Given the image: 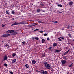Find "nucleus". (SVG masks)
<instances>
[{"label":"nucleus","mask_w":74,"mask_h":74,"mask_svg":"<svg viewBox=\"0 0 74 74\" xmlns=\"http://www.w3.org/2000/svg\"><path fill=\"white\" fill-rule=\"evenodd\" d=\"M45 65V67H46L47 69L48 70H51V66L50 65V64H47V62H45L44 63Z\"/></svg>","instance_id":"nucleus-1"},{"label":"nucleus","mask_w":74,"mask_h":74,"mask_svg":"<svg viewBox=\"0 0 74 74\" xmlns=\"http://www.w3.org/2000/svg\"><path fill=\"white\" fill-rule=\"evenodd\" d=\"M12 23L13 24H12L11 25V26H14V25H19V23H16V22H15V21H13L12 22Z\"/></svg>","instance_id":"nucleus-2"},{"label":"nucleus","mask_w":74,"mask_h":74,"mask_svg":"<svg viewBox=\"0 0 74 74\" xmlns=\"http://www.w3.org/2000/svg\"><path fill=\"white\" fill-rule=\"evenodd\" d=\"M10 36V34H4L2 35V37H8Z\"/></svg>","instance_id":"nucleus-3"},{"label":"nucleus","mask_w":74,"mask_h":74,"mask_svg":"<svg viewBox=\"0 0 74 74\" xmlns=\"http://www.w3.org/2000/svg\"><path fill=\"white\" fill-rule=\"evenodd\" d=\"M61 63L63 65L66 63V60H63L61 61Z\"/></svg>","instance_id":"nucleus-4"},{"label":"nucleus","mask_w":74,"mask_h":74,"mask_svg":"<svg viewBox=\"0 0 74 74\" xmlns=\"http://www.w3.org/2000/svg\"><path fill=\"white\" fill-rule=\"evenodd\" d=\"M19 23V25H20V24L21 25H25V24H26V23H25V22L24 21L20 22V23Z\"/></svg>","instance_id":"nucleus-5"},{"label":"nucleus","mask_w":74,"mask_h":74,"mask_svg":"<svg viewBox=\"0 0 74 74\" xmlns=\"http://www.w3.org/2000/svg\"><path fill=\"white\" fill-rule=\"evenodd\" d=\"M14 32V30H9L7 31V33H13Z\"/></svg>","instance_id":"nucleus-6"},{"label":"nucleus","mask_w":74,"mask_h":74,"mask_svg":"<svg viewBox=\"0 0 74 74\" xmlns=\"http://www.w3.org/2000/svg\"><path fill=\"white\" fill-rule=\"evenodd\" d=\"M69 4L70 6H73V2L72 1H70L69 2Z\"/></svg>","instance_id":"nucleus-7"},{"label":"nucleus","mask_w":74,"mask_h":74,"mask_svg":"<svg viewBox=\"0 0 74 74\" xmlns=\"http://www.w3.org/2000/svg\"><path fill=\"white\" fill-rule=\"evenodd\" d=\"M7 59V56H4V59L3 60V61H4V60H6Z\"/></svg>","instance_id":"nucleus-8"},{"label":"nucleus","mask_w":74,"mask_h":74,"mask_svg":"<svg viewBox=\"0 0 74 74\" xmlns=\"http://www.w3.org/2000/svg\"><path fill=\"white\" fill-rule=\"evenodd\" d=\"M16 59L13 60L12 61V63H16Z\"/></svg>","instance_id":"nucleus-9"},{"label":"nucleus","mask_w":74,"mask_h":74,"mask_svg":"<svg viewBox=\"0 0 74 74\" xmlns=\"http://www.w3.org/2000/svg\"><path fill=\"white\" fill-rule=\"evenodd\" d=\"M36 25V23H34L32 25H29V26L30 27H31L32 26H34Z\"/></svg>","instance_id":"nucleus-10"},{"label":"nucleus","mask_w":74,"mask_h":74,"mask_svg":"<svg viewBox=\"0 0 74 74\" xmlns=\"http://www.w3.org/2000/svg\"><path fill=\"white\" fill-rule=\"evenodd\" d=\"M48 49H49L50 50V51H53V48L52 47H49L48 48Z\"/></svg>","instance_id":"nucleus-11"},{"label":"nucleus","mask_w":74,"mask_h":74,"mask_svg":"<svg viewBox=\"0 0 74 74\" xmlns=\"http://www.w3.org/2000/svg\"><path fill=\"white\" fill-rule=\"evenodd\" d=\"M17 32H13V34H12V35H15V34H17Z\"/></svg>","instance_id":"nucleus-12"},{"label":"nucleus","mask_w":74,"mask_h":74,"mask_svg":"<svg viewBox=\"0 0 74 74\" xmlns=\"http://www.w3.org/2000/svg\"><path fill=\"white\" fill-rule=\"evenodd\" d=\"M73 63L72 62L70 64L68 65L69 67H72V65H73Z\"/></svg>","instance_id":"nucleus-13"},{"label":"nucleus","mask_w":74,"mask_h":74,"mask_svg":"<svg viewBox=\"0 0 74 74\" xmlns=\"http://www.w3.org/2000/svg\"><path fill=\"white\" fill-rule=\"evenodd\" d=\"M29 67H30V66H29V64H26L25 65V67H26V68H29Z\"/></svg>","instance_id":"nucleus-14"},{"label":"nucleus","mask_w":74,"mask_h":74,"mask_svg":"<svg viewBox=\"0 0 74 74\" xmlns=\"http://www.w3.org/2000/svg\"><path fill=\"white\" fill-rule=\"evenodd\" d=\"M36 63V61L34 60H33L32 61V64H35Z\"/></svg>","instance_id":"nucleus-15"},{"label":"nucleus","mask_w":74,"mask_h":74,"mask_svg":"<svg viewBox=\"0 0 74 74\" xmlns=\"http://www.w3.org/2000/svg\"><path fill=\"white\" fill-rule=\"evenodd\" d=\"M60 51V50H56V51H55V52L56 53V52H57L58 53H59Z\"/></svg>","instance_id":"nucleus-16"},{"label":"nucleus","mask_w":74,"mask_h":74,"mask_svg":"<svg viewBox=\"0 0 74 74\" xmlns=\"http://www.w3.org/2000/svg\"><path fill=\"white\" fill-rule=\"evenodd\" d=\"M53 46L54 47H56V46H57V43H54L53 44Z\"/></svg>","instance_id":"nucleus-17"},{"label":"nucleus","mask_w":74,"mask_h":74,"mask_svg":"<svg viewBox=\"0 0 74 74\" xmlns=\"http://www.w3.org/2000/svg\"><path fill=\"white\" fill-rule=\"evenodd\" d=\"M45 41V40H44V39H42V43H44V42Z\"/></svg>","instance_id":"nucleus-18"},{"label":"nucleus","mask_w":74,"mask_h":74,"mask_svg":"<svg viewBox=\"0 0 74 74\" xmlns=\"http://www.w3.org/2000/svg\"><path fill=\"white\" fill-rule=\"evenodd\" d=\"M16 55V54H15V53H14L12 54V57H15Z\"/></svg>","instance_id":"nucleus-19"},{"label":"nucleus","mask_w":74,"mask_h":74,"mask_svg":"<svg viewBox=\"0 0 74 74\" xmlns=\"http://www.w3.org/2000/svg\"><path fill=\"white\" fill-rule=\"evenodd\" d=\"M5 46L6 47H7V48H9V47H10L9 45L7 44H6Z\"/></svg>","instance_id":"nucleus-20"},{"label":"nucleus","mask_w":74,"mask_h":74,"mask_svg":"<svg viewBox=\"0 0 74 74\" xmlns=\"http://www.w3.org/2000/svg\"><path fill=\"white\" fill-rule=\"evenodd\" d=\"M57 6H58V7H62V5L60 4L58 5Z\"/></svg>","instance_id":"nucleus-21"},{"label":"nucleus","mask_w":74,"mask_h":74,"mask_svg":"<svg viewBox=\"0 0 74 74\" xmlns=\"http://www.w3.org/2000/svg\"><path fill=\"white\" fill-rule=\"evenodd\" d=\"M11 13L12 14H15V12L14 10L12 11L11 12Z\"/></svg>","instance_id":"nucleus-22"},{"label":"nucleus","mask_w":74,"mask_h":74,"mask_svg":"<svg viewBox=\"0 0 74 74\" xmlns=\"http://www.w3.org/2000/svg\"><path fill=\"white\" fill-rule=\"evenodd\" d=\"M35 40H39V38H38V37H36L35 38Z\"/></svg>","instance_id":"nucleus-23"},{"label":"nucleus","mask_w":74,"mask_h":74,"mask_svg":"<svg viewBox=\"0 0 74 74\" xmlns=\"http://www.w3.org/2000/svg\"><path fill=\"white\" fill-rule=\"evenodd\" d=\"M40 5L42 6V7H44V5L43 4H40Z\"/></svg>","instance_id":"nucleus-24"},{"label":"nucleus","mask_w":74,"mask_h":74,"mask_svg":"<svg viewBox=\"0 0 74 74\" xmlns=\"http://www.w3.org/2000/svg\"><path fill=\"white\" fill-rule=\"evenodd\" d=\"M41 11V9H38L37 10V12H40Z\"/></svg>","instance_id":"nucleus-25"},{"label":"nucleus","mask_w":74,"mask_h":74,"mask_svg":"<svg viewBox=\"0 0 74 74\" xmlns=\"http://www.w3.org/2000/svg\"><path fill=\"white\" fill-rule=\"evenodd\" d=\"M52 22H53L54 23H57L58 22V21H52Z\"/></svg>","instance_id":"nucleus-26"},{"label":"nucleus","mask_w":74,"mask_h":74,"mask_svg":"<svg viewBox=\"0 0 74 74\" xmlns=\"http://www.w3.org/2000/svg\"><path fill=\"white\" fill-rule=\"evenodd\" d=\"M58 39L59 40V41H62V39H60V38H58Z\"/></svg>","instance_id":"nucleus-27"},{"label":"nucleus","mask_w":74,"mask_h":74,"mask_svg":"<svg viewBox=\"0 0 74 74\" xmlns=\"http://www.w3.org/2000/svg\"><path fill=\"white\" fill-rule=\"evenodd\" d=\"M6 14H10V12H8V11H6Z\"/></svg>","instance_id":"nucleus-28"},{"label":"nucleus","mask_w":74,"mask_h":74,"mask_svg":"<svg viewBox=\"0 0 74 74\" xmlns=\"http://www.w3.org/2000/svg\"><path fill=\"white\" fill-rule=\"evenodd\" d=\"M68 35L70 37H71L72 36L70 34H69Z\"/></svg>","instance_id":"nucleus-29"},{"label":"nucleus","mask_w":74,"mask_h":74,"mask_svg":"<svg viewBox=\"0 0 74 74\" xmlns=\"http://www.w3.org/2000/svg\"><path fill=\"white\" fill-rule=\"evenodd\" d=\"M39 33H44V31H40L39 32Z\"/></svg>","instance_id":"nucleus-30"},{"label":"nucleus","mask_w":74,"mask_h":74,"mask_svg":"<svg viewBox=\"0 0 74 74\" xmlns=\"http://www.w3.org/2000/svg\"><path fill=\"white\" fill-rule=\"evenodd\" d=\"M47 41H49V40H50V39H49V37H48L47 38Z\"/></svg>","instance_id":"nucleus-31"},{"label":"nucleus","mask_w":74,"mask_h":74,"mask_svg":"<svg viewBox=\"0 0 74 74\" xmlns=\"http://www.w3.org/2000/svg\"><path fill=\"white\" fill-rule=\"evenodd\" d=\"M38 22L39 23H43L42 22V21H38Z\"/></svg>","instance_id":"nucleus-32"},{"label":"nucleus","mask_w":74,"mask_h":74,"mask_svg":"<svg viewBox=\"0 0 74 74\" xmlns=\"http://www.w3.org/2000/svg\"><path fill=\"white\" fill-rule=\"evenodd\" d=\"M4 66L7 67V64L6 63H5L4 64Z\"/></svg>","instance_id":"nucleus-33"},{"label":"nucleus","mask_w":74,"mask_h":74,"mask_svg":"<svg viewBox=\"0 0 74 74\" xmlns=\"http://www.w3.org/2000/svg\"><path fill=\"white\" fill-rule=\"evenodd\" d=\"M45 74H48V73L47 72V71H45Z\"/></svg>","instance_id":"nucleus-34"},{"label":"nucleus","mask_w":74,"mask_h":74,"mask_svg":"<svg viewBox=\"0 0 74 74\" xmlns=\"http://www.w3.org/2000/svg\"><path fill=\"white\" fill-rule=\"evenodd\" d=\"M67 53V52H65V53H64V55H66Z\"/></svg>","instance_id":"nucleus-35"},{"label":"nucleus","mask_w":74,"mask_h":74,"mask_svg":"<svg viewBox=\"0 0 74 74\" xmlns=\"http://www.w3.org/2000/svg\"><path fill=\"white\" fill-rule=\"evenodd\" d=\"M44 36H47V34L45 33L44 34Z\"/></svg>","instance_id":"nucleus-36"},{"label":"nucleus","mask_w":74,"mask_h":74,"mask_svg":"<svg viewBox=\"0 0 74 74\" xmlns=\"http://www.w3.org/2000/svg\"><path fill=\"white\" fill-rule=\"evenodd\" d=\"M45 54H42V57H44V56H45Z\"/></svg>","instance_id":"nucleus-37"},{"label":"nucleus","mask_w":74,"mask_h":74,"mask_svg":"<svg viewBox=\"0 0 74 74\" xmlns=\"http://www.w3.org/2000/svg\"><path fill=\"white\" fill-rule=\"evenodd\" d=\"M2 27H4L5 26V25H3V24L2 25Z\"/></svg>","instance_id":"nucleus-38"},{"label":"nucleus","mask_w":74,"mask_h":74,"mask_svg":"<svg viewBox=\"0 0 74 74\" xmlns=\"http://www.w3.org/2000/svg\"><path fill=\"white\" fill-rule=\"evenodd\" d=\"M9 72L11 74H13V72H11V71H10Z\"/></svg>","instance_id":"nucleus-39"},{"label":"nucleus","mask_w":74,"mask_h":74,"mask_svg":"<svg viewBox=\"0 0 74 74\" xmlns=\"http://www.w3.org/2000/svg\"><path fill=\"white\" fill-rule=\"evenodd\" d=\"M39 30V29H36L35 30H34V31H36V30Z\"/></svg>","instance_id":"nucleus-40"},{"label":"nucleus","mask_w":74,"mask_h":74,"mask_svg":"<svg viewBox=\"0 0 74 74\" xmlns=\"http://www.w3.org/2000/svg\"><path fill=\"white\" fill-rule=\"evenodd\" d=\"M69 52H70V50H68L66 52L68 53Z\"/></svg>","instance_id":"nucleus-41"},{"label":"nucleus","mask_w":74,"mask_h":74,"mask_svg":"<svg viewBox=\"0 0 74 74\" xmlns=\"http://www.w3.org/2000/svg\"><path fill=\"white\" fill-rule=\"evenodd\" d=\"M22 44H25V42L23 41L22 42Z\"/></svg>","instance_id":"nucleus-42"},{"label":"nucleus","mask_w":74,"mask_h":74,"mask_svg":"<svg viewBox=\"0 0 74 74\" xmlns=\"http://www.w3.org/2000/svg\"><path fill=\"white\" fill-rule=\"evenodd\" d=\"M42 74H45V72L44 71H43L42 72Z\"/></svg>","instance_id":"nucleus-43"},{"label":"nucleus","mask_w":74,"mask_h":74,"mask_svg":"<svg viewBox=\"0 0 74 74\" xmlns=\"http://www.w3.org/2000/svg\"><path fill=\"white\" fill-rule=\"evenodd\" d=\"M61 39H62V40H64V38L63 37L61 38Z\"/></svg>","instance_id":"nucleus-44"},{"label":"nucleus","mask_w":74,"mask_h":74,"mask_svg":"<svg viewBox=\"0 0 74 74\" xmlns=\"http://www.w3.org/2000/svg\"><path fill=\"white\" fill-rule=\"evenodd\" d=\"M39 73H42V71H39Z\"/></svg>","instance_id":"nucleus-45"},{"label":"nucleus","mask_w":74,"mask_h":74,"mask_svg":"<svg viewBox=\"0 0 74 74\" xmlns=\"http://www.w3.org/2000/svg\"><path fill=\"white\" fill-rule=\"evenodd\" d=\"M68 29H69V28H70V26H68Z\"/></svg>","instance_id":"nucleus-46"},{"label":"nucleus","mask_w":74,"mask_h":74,"mask_svg":"<svg viewBox=\"0 0 74 74\" xmlns=\"http://www.w3.org/2000/svg\"><path fill=\"white\" fill-rule=\"evenodd\" d=\"M32 39H35V38L34 37H33L32 38Z\"/></svg>","instance_id":"nucleus-47"},{"label":"nucleus","mask_w":74,"mask_h":74,"mask_svg":"<svg viewBox=\"0 0 74 74\" xmlns=\"http://www.w3.org/2000/svg\"><path fill=\"white\" fill-rule=\"evenodd\" d=\"M51 38H53V36H51Z\"/></svg>","instance_id":"nucleus-48"},{"label":"nucleus","mask_w":74,"mask_h":74,"mask_svg":"<svg viewBox=\"0 0 74 74\" xmlns=\"http://www.w3.org/2000/svg\"><path fill=\"white\" fill-rule=\"evenodd\" d=\"M64 59H65V60H67V58H65Z\"/></svg>","instance_id":"nucleus-49"},{"label":"nucleus","mask_w":74,"mask_h":74,"mask_svg":"<svg viewBox=\"0 0 74 74\" xmlns=\"http://www.w3.org/2000/svg\"><path fill=\"white\" fill-rule=\"evenodd\" d=\"M36 71V72H39V71H37V70Z\"/></svg>","instance_id":"nucleus-50"},{"label":"nucleus","mask_w":74,"mask_h":74,"mask_svg":"<svg viewBox=\"0 0 74 74\" xmlns=\"http://www.w3.org/2000/svg\"><path fill=\"white\" fill-rule=\"evenodd\" d=\"M59 13H60V14H61V13H62V12H59Z\"/></svg>","instance_id":"nucleus-51"},{"label":"nucleus","mask_w":74,"mask_h":74,"mask_svg":"<svg viewBox=\"0 0 74 74\" xmlns=\"http://www.w3.org/2000/svg\"><path fill=\"white\" fill-rule=\"evenodd\" d=\"M72 41H74V39H73L72 40Z\"/></svg>","instance_id":"nucleus-52"},{"label":"nucleus","mask_w":74,"mask_h":74,"mask_svg":"<svg viewBox=\"0 0 74 74\" xmlns=\"http://www.w3.org/2000/svg\"><path fill=\"white\" fill-rule=\"evenodd\" d=\"M12 20H14V18H12Z\"/></svg>","instance_id":"nucleus-53"},{"label":"nucleus","mask_w":74,"mask_h":74,"mask_svg":"<svg viewBox=\"0 0 74 74\" xmlns=\"http://www.w3.org/2000/svg\"><path fill=\"white\" fill-rule=\"evenodd\" d=\"M4 33H7V32H4Z\"/></svg>","instance_id":"nucleus-54"},{"label":"nucleus","mask_w":74,"mask_h":74,"mask_svg":"<svg viewBox=\"0 0 74 74\" xmlns=\"http://www.w3.org/2000/svg\"><path fill=\"white\" fill-rule=\"evenodd\" d=\"M69 72H68V73H67V74H69Z\"/></svg>","instance_id":"nucleus-55"},{"label":"nucleus","mask_w":74,"mask_h":74,"mask_svg":"<svg viewBox=\"0 0 74 74\" xmlns=\"http://www.w3.org/2000/svg\"><path fill=\"white\" fill-rule=\"evenodd\" d=\"M59 38H62L61 37H59Z\"/></svg>","instance_id":"nucleus-56"},{"label":"nucleus","mask_w":74,"mask_h":74,"mask_svg":"<svg viewBox=\"0 0 74 74\" xmlns=\"http://www.w3.org/2000/svg\"><path fill=\"white\" fill-rule=\"evenodd\" d=\"M30 71H29V73H30Z\"/></svg>","instance_id":"nucleus-57"},{"label":"nucleus","mask_w":74,"mask_h":74,"mask_svg":"<svg viewBox=\"0 0 74 74\" xmlns=\"http://www.w3.org/2000/svg\"><path fill=\"white\" fill-rule=\"evenodd\" d=\"M2 42H4V41H2Z\"/></svg>","instance_id":"nucleus-58"}]
</instances>
